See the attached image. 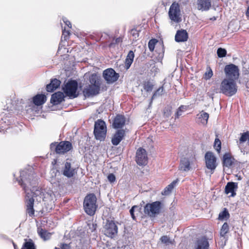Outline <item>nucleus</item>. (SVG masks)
Returning a JSON list of instances; mask_svg holds the SVG:
<instances>
[{
  "label": "nucleus",
  "instance_id": "f257e3e1",
  "mask_svg": "<svg viewBox=\"0 0 249 249\" xmlns=\"http://www.w3.org/2000/svg\"><path fill=\"white\" fill-rule=\"evenodd\" d=\"M25 174H26L25 171H22L20 173L21 179L18 181V183L26 194L25 203L26 213L29 216L33 217L35 215L34 197L41 195L42 192L39 187L36 186L35 180L32 179L31 181L32 176L28 175V177L27 178L24 177Z\"/></svg>",
  "mask_w": 249,
  "mask_h": 249
},
{
  "label": "nucleus",
  "instance_id": "f03ea898",
  "mask_svg": "<svg viewBox=\"0 0 249 249\" xmlns=\"http://www.w3.org/2000/svg\"><path fill=\"white\" fill-rule=\"evenodd\" d=\"M237 86L233 79H224L220 85L219 89H216V93H221L227 96H231L237 92Z\"/></svg>",
  "mask_w": 249,
  "mask_h": 249
},
{
  "label": "nucleus",
  "instance_id": "7ed1b4c3",
  "mask_svg": "<svg viewBox=\"0 0 249 249\" xmlns=\"http://www.w3.org/2000/svg\"><path fill=\"white\" fill-rule=\"evenodd\" d=\"M96 202L97 198L94 194H89L85 196L83 207L87 214L91 216L94 214L97 207Z\"/></svg>",
  "mask_w": 249,
  "mask_h": 249
},
{
  "label": "nucleus",
  "instance_id": "20e7f679",
  "mask_svg": "<svg viewBox=\"0 0 249 249\" xmlns=\"http://www.w3.org/2000/svg\"><path fill=\"white\" fill-rule=\"evenodd\" d=\"M195 154L192 151L189 154H186L185 157L180 160L178 169L183 172H188L191 169V165L196 160Z\"/></svg>",
  "mask_w": 249,
  "mask_h": 249
},
{
  "label": "nucleus",
  "instance_id": "39448f33",
  "mask_svg": "<svg viewBox=\"0 0 249 249\" xmlns=\"http://www.w3.org/2000/svg\"><path fill=\"white\" fill-rule=\"evenodd\" d=\"M94 134L96 140L103 141L107 134V126L105 122L99 119L95 122Z\"/></svg>",
  "mask_w": 249,
  "mask_h": 249
},
{
  "label": "nucleus",
  "instance_id": "423d86ee",
  "mask_svg": "<svg viewBox=\"0 0 249 249\" xmlns=\"http://www.w3.org/2000/svg\"><path fill=\"white\" fill-rule=\"evenodd\" d=\"M50 148L57 154H64L71 149L72 144L69 141H62L59 143L54 142L51 144Z\"/></svg>",
  "mask_w": 249,
  "mask_h": 249
},
{
  "label": "nucleus",
  "instance_id": "0eeeda50",
  "mask_svg": "<svg viewBox=\"0 0 249 249\" xmlns=\"http://www.w3.org/2000/svg\"><path fill=\"white\" fill-rule=\"evenodd\" d=\"M161 203L156 201L151 203H147L144 207V212L151 217H155L160 213Z\"/></svg>",
  "mask_w": 249,
  "mask_h": 249
},
{
  "label": "nucleus",
  "instance_id": "6e6552de",
  "mask_svg": "<svg viewBox=\"0 0 249 249\" xmlns=\"http://www.w3.org/2000/svg\"><path fill=\"white\" fill-rule=\"evenodd\" d=\"M77 87V82L75 80H71L68 82L63 89L67 96L74 98L78 96V94H76Z\"/></svg>",
  "mask_w": 249,
  "mask_h": 249
},
{
  "label": "nucleus",
  "instance_id": "1a4fd4ad",
  "mask_svg": "<svg viewBox=\"0 0 249 249\" xmlns=\"http://www.w3.org/2000/svg\"><path fill=\"white\" fill-rule=\"evenodd\" d=\"M105 234L108 237L113 238L118 233V227L112 220L107 219L104 227Z\"/></svg>",
  "mask_w": 249,
  "mask_h": 249
},
{
  "label": "nucleus",
  "instance_id": "9d476101",
  "mask_svg": "<svg viewBox=\"0 0 249 249\" xmlns=\"http://www.w3.org/2000/svg\"><path fill=\"white\" fill-rule=\"evenodd\" d=\"M103 76L107 83L112 84L118 79L119 74L113 69L109 68L104 71Z\"/></svg>",
  "mask_w": 249,
  "mask_h": 249
},
{
  "label": "nucleus",
  "instance_id": "9b49d317",
  "mask_svg": "<svg viewBox=\"0 0 249 249\" xmlns=\"http://www.w3.org/2000/svg\"><path fill=\"white\" fill-rule=\"evenodd\" d=\"M205 160L206 167L213 172L217 165L216 158L214 154L210 151L206 152L205 155Z\"/></svg>",
  "mask_w": 249,
  "mask_h": 249
},
{
  "label": "nucleus",
  "instance_id": "f8f14e48",
  "mask_svg": "<svg viewBox=\"0 0 249 249\" xmlns=\"http://www.w3.org/2000/svg\"><path fill=\"white\" fill-rule=\"evenodd\" d=\"M226 75L228 79H233V80L237 79L239 76V69L237 66L231 64L226 65L224 69Z\"/></svg>",
  "mask_w": 249,
  "mask_h": 249
},
{
  "label": "nucleus",
  "instance_id": "ddd939ff",
  "mask_svg": "<svg viewBox=\"0 0 249 249\" xmlns=\"http://www.w3.org/2000/svg\"><path fill=\"white\" fill-rule=\"evenodd\" d=\"M100 88L95 85H86L83 90L84 96L86 98L93 97L99 93Z\"/></svg>",
  "mask_w": 249,
  "mask_h": 249
},
{
  "label": "nucleus",
  "instance_id": "4468645a",
  "mask_svg": "<svg viewBox=\"0 0 249 249\" xmlns=\"http://www.w3.org/2000/svg\"><path fill=\"white\" fill-rule=\"evenodd\" d=\"M197 2L198 8L202 11L209 10L212 4L216 7L219 5L217 0H197Z\"/></svg>",
  "mask_w": 249,
  "mask_h": 249
},
{
  "label": "nucleus",
  "instance_id": "2eb2a0df",
  "mask_svg": "<svg viewBox=\"0 0 249 249\" xmlns=\"http://www.w3.org/2000/svg\"><path fill=\"white\" fill-rule=\"evenodd\" d=\"M136 160L140 165H145L147 162V156L146 150L142 148H139L136 152Z\"/></svg>",
  "mask_w": 249,
  "mask_h": 249
},
{
  "label": "nucleus",
  "instance_id": "dca6fc26",
  "mask_svg": "<svg viewBox=\"0 0 249 249\" xmlns=\"http://www.w3.org/2000/svg\"><path fill=\"white\" fill-rule=\"evenodd\" d=\"M62 172L64 176L68 178H71L73 177L77 173V171L75 169L71 167L70 162L67 161L65 163Z\"/></svg>",
  "mask_w": 249,
  "mask_h": 249
},
{
  "label": "nucleus",
  "instance_id": "f3484780",
  "mask_svg": "<svg viewBox=\"0 0 249 249\" xmlns=\"http://www.w3.org/2000/svg\"><path fill=\"white\" fill-rule=\"evenodd\" d=\"M125 136V131L124 129H119L113 135L111 139L112 144L114 145H118Z\"/></svg>",
  "mask_w": 249,
  "mask_h": 249
},
{
  "label": "nucleus",
  "instance_id": "a211bd4d",
  "mask_svg": "<svg viewBox=\"0 0 249 249\" xmlns=\"http://www.w3.org/2000/svg\"><path fill=\"white\" fill-rule=\"evenodd\" d=\"M238 184L236 182H228L225 186V193L227 195L231 194L230 196L233 197L236 195L235 191L237 189Z\"/></svg>",
  "mask_w": 249,
  "mask_h": 249
},
{
  "label": "nucleus",
  "instance_id": "6ab92c4d",
  "mask_svg": "<svg viewBox=\"0 0 249 249\" xmlns=\"http://www.w3.org/2000/svg\"><path fill=\"white\" fill-rule=\"evenodd\" d=\"M125 118L124 116L119 114L114 118L112 125L114 128H121L125 125Z\"/></svg>",
  "mask_w": 249,
  "mask_h": 249
},
{
  "label": "nucleus",
  "instance_id": "aec40b11",
  "mask_svg": "<svg viewBox=\"0 0 249 249\" xmlns=\"http://www.w3.org/2000/svg\"><path fill=\"white\" fill-rule=\"evenodd\" d=\"M64 101V95L63 92L58 91L52 95L51 103L54 105H57Z\"/></svg>",
  "mask_w": 249,
  "mask_h": 249
},
{
  "label": "nucleus",
  "instance_id": "412c9836",
  "mask_svg": "<svg viewBox=\"0 0 249 249\" xmlns=\"http://www.w3.org/2000/svg\"><path fill=\"white\" fill-rule=\"evenodd\" d=\"M188 38V33L185 30L178 31L175 36V40L178 42L186 41Z\"/></svg>",
  "mask_w": 249,
  "mask_h": 249
},
{
  "label": "nucleus",
  "instance_id": "4be33fe9",
  "mask_svg": "<svg viewBox=\"0 0 249 249\" xmlns=\"http://www.w3.org/2000/svg\"><path fill=\"white\" fill-rule=\"evenodd\" d=\"M209 242L205 237L198 239L195 244V249H209Z\"/></svg>",
  "mask_w": 249,
  "mask_h": 249
},
{
  "label": "nucleus",
  "instance_id": "5701e85b",
  "mask_svg": "<svg viewBox=\"0 0 249 249\" xmlns=\"http://www.w3.org/2000/svg\"><path fill=\"white\" fill-rule=\"evenodd\" d=\"M168 14V16H180V6L178 3L174 2L172 4L169 8Z\"/></svg>",
  "mask_w": 249,
  "mask_h": 249
},
{
  "label": "nucleus",
  "instance_id": "b1692460",
  "mask_svg": "<svg viewBox=\"0 0 249 249\" xmlns=\"http://www.w3.org/2000/svg\"><path fill=\"white\" fill-rule=\"evenodd\" d=\"M60 83V81L57 79H52L51 83L46 86L47 91L50 92L53 91L59 87Z\"/></svg>",
  "mask_w": 249,
  "mask_h": 249
},
{
  "label": "nucleus",
  "instance_id": "393cba45",
  "mask_svg": "<svg viewBox=\"0 0 249 249\" xmlns=\"http://www.w3.org/2000/svg\"><path fill=\"white\" fill-rule=\"evenodd\" d=\"M47 97L44 94H37L33 98V103L35 105L40 106L45 103Z\"/></svg>",
  "mask_w": 249,
  "mask_h": 249
},
{
  "label": "nucleus",
  "instance_id": "a878e982",
  "mask_svg": "<svg viewBox=\"0 0 249 249\" xmlns=\"http://www.w3.org/2000/svg\"><path fill=\"white\" fill-rule=\"evenodd\" d=\"M209 117V115L208 113L202 111L199 114L197 115V118L198 122L201 123L203 125H206L208 122V120Z\"/></svg>",
  "mask_w": 249,
  "mask_h": 249
},
{
  "label": "nucleus",
  "instance_id": "bb28decb",
  "mask_svg": "<svg viewBox=\"0 0 249 249\" xmlns=\"http://www.w3.org/2000/svg\"><path fill=\"white\" fill-rule=\"evenodd\" d=\"M178 181V179L174 180L172 183H171L164 188V190L162 192L161 194L164 196L169 195L172 192V190L177 185Z\"/></svg>",
  "mask_w": 249,
  "mask_h": 249
},
{
  "label": "nucleus",
  "instance_id": "cd10ccee",
  "mask_svg": "<svg viewBox=\"0 0 249 249\" xmlns=\"http://www.w3.org/2000/svg\"><path fill=\"white\" fill-rule=\"evenodd\" d=\"M234 159H232L230 155L228 153H226L223 156V166L230 167L232 164Z\"/></svg>",
  "mask_w": 249,
  "mask_h": 249
},
{
  "label": "nucleus",
  "instance_id": "c85d7f7f",
  "mask_svg": "<svg viewBox=\"0 0 249 249\" xmlns=\"http://www.w3.org/2000/svg\"><path fill=\"white\" fill-rule=\"evenodd\" d=\"M89 85H95L100 88L101 83L99 77L96 74H92L89 77Z\"/></svg>",
  "mask_w": 249,
  "mask_h": 249
},
{
  "label": "nucleus",
  "instance_id": "c756f323",
  "mask_svg": "<svg viewBox=\"0 0 249 249\" xmlns=\"http://www.w3.org/2000/svg\"><path fill=\"white\" fill-rule=\"evenodd\" d=\"M140 31L141 30L140 29H138V27H134L132 29L129 31L131 39L133 41H137L139 38Z\"/></svg>",
  "mask_w": 249,
  "mask_h": 249
},
{
  "label": "nucleus",
  "instance_id": "7c9ffc66",
  "mask_svg": "<svg viewBox=\"0 0 249 249\" xmlns=\"http://www.w3.org/2000/svg\"><path fill=\"white\" fill-rule=\"evenodd\" d=\"M37 232L40 237L44 240H48L51 238V234L42 228H38Z\"/></svg>",
  "mask_w": 249,
  "mask_h": 249
},
{
  "label": "nucleus",
  "instance_id": "2f4dec72",
  "mask_svg": "<svg viewBox=\"0 0 249 249\" xmlns=\"http://www.w3.org/2000/svg\"><path fill=\"white\" fill-rule=\"evenodd\" d=\"M240 138L239 139L238 142H237L238 145L239 147H240L243 143L245 142L247 140H249V132L246 131L244 133H240Z\"/></svg>",
  "mask_w": 249,
  "mask_h": 249
},
{
  "label": "nucleus",
  "instance_id": "473e14b6",
  "mask_svg": "<svg viewBox=\"0 0 249 249\" xmlns=\"http://www.w3.org/2000/svg\"><path fill=\"white\" fill-rule=\"evenodd\" d=\"M25 242L23 244L21 249H36V246L33 240L31 239H25Z\"/></svg>",
  "mask_w": 249,
  "mask_h": 249
},
{
  "label": "nucleus",
  "instance_id": "72a5a7b5",
  "mask_svg": "<svg viewBox=\"0 0 249 249\" xmlns=\"http://www.w3.org/2000/svg\"><path fill=\"white\" fill-rule=\"evenodd\" d=\"M122 41L123 38L122 37H117L112 40L111 42L108 45V47L110 49H115L118 44L121 43Z\"/></svg>",
  "mask_w": 249,
  "mask_h": 249
},
{
  "label": "nucleus",
  "instance_id": "f704fd0d",
  "mask_svg": "<svg viewBox=\"0 0 249 249\" xmlns=\"http://www.w3.org/2000/svg\"><path fill=\"white\" fill-rule=\"evenodd\" d=\"M229 231V225L225 222L223 224L220 230V235L224 237Z\"/></svg>",
  "mask_w": 249,
  "mask_h": 249
},
{
  "label": "nucleus",
  "instance_id": "c9c22d12",
  "mask_svg": "<svg viewBox=\"0 0 249 249\" xmlns=\"http://www.w3.org/2000/svg\"><path fill=\"white\" fill-rule=\"evenodd\" d=\"M53 249H74L72 248L71 244L61 243L58 245V247H55Z\"/></svg>",
  "mask_w": 249,
  "mask_h": 249
},
{
  "label": "nucleus",
  "instance_id": "e433bc0d",
  "mask_svg": "<svg viewBox=\"0 0 249 249\" xmlns=\"http://www.w3.org/2000/svg\"><path fill=\"white\" fill-rule=\"evenodd\" d=\"M158 42V40L156 39H150L148 42V48L151 52H153L154 50L155 45Z\"/></svg>",
  "mask_w": 249,
  "mask_h": 249
},
{
  "label": "nucleus",
  "instance_id": "4c0bfd02",
  "mask_svg": "<svg viewBox=\"0 0 249 249\" xmlns=\"http://www.w3.org/2000/svg\"><path fill=\"white\" fill-rule=\"evenodd\" d=\"M213 75V72L212 69L208 67L207 68V71L204 74V78L206 80H209L212 77Z\"/></svg>",
  "mask_w": 249,
  "mask_h": 249
},
{
  "label": "nucleus",
  "instance_id": "58836bf2",
  "mask_svg": "<svg viewBox=\"0 0 249 249\" xmlns=\"http://www.w3.org/2000/svg\"><path fill=\"white\" fill-rule=\"evenodd\" d=\"M186 109V107L184 106H181L178 109V110L176 112L175 118H178L180 116L182 115V112L184 111Z\"/></svg>",
  "mask_w": 249,
  "mask_h": 249
},
{
  "label": "nucleus",
  "instance_id": "ea45409f",
  "mask_svg": "<svg viewBox=\"0 0 249 249\" xmlns=\"http://www.w3.org/2000/svg\"><path fill=\"white\" fill-rule=\"evenodd\" d=\"M221 141L217 138L215 139L214 141V147L218 153L220 152L221 150Z\"/></svg>",
  "mask_w": 249,
  "mask_h": 249
},
{
  "label": "nucleus",
  "instance_id": "a19ab883",
  "mask_svg": "<svg viewBox=\"0 0 249 249\" xmlns=\"http://www.w3.org/2000/svg\"><path fill=\"white\" fill-rule=\"evenodd\" d=\"M217 54L219 57H223L226 56L227 51L225 49L219 48L217 50Z\"/></svg>",
  "mask_w": 249,
  "mask_h": 249
},
{
  "label": "nucleus",
  "instance_id": "79ce46f5",
  "mask_svg": "<svg viewBox=\"0 0 249 249\" xmlns=\"http://www.w3.org/2000/svg\"><path fill=\"white\" fill-rule=\"evenodd\" d=\"M163 91V87H160L153 94L152 97V100L155 98L157 96L161 95Z\"/></svg>",
  "mask_w": 249,
  "mask_h": 249
},
{
  "label": "nucleus",
  "instance_id": "37998d69",
  "mask_svg": "<svg viewBox=\"0 0 249 249\" xmlns=\"http://www.w3.org/2000/svg\"><path fill=\"white\" fill-rule=\"evenodd\" d=\"M70 35V31L67 30L65 27L64 29L62 31V35L61 36L62 39H63L64 40H67L68 39Z\"/></svg>",
  "mask_w": 249,
  "mask_h": 249
},
{
  "label": "nucleus",
  "instance_id": "c03bdc74",
  "mask_svg": "<svg viewBox=\"0 0 249 249\" xmlns=\"http://www.w3.org/2000/svg\"><path fill=\"white\" fill-rule=\"evenodd\" d=\"M153 88V84L150 82H148L144 84V89L147 92L152 91Z\"/></svg>",
  "mask_w": 249,
  "mask_h": 249
},
{
  "label": "nucleus",
  "instance_id": "a18cd8bd",
  "mask_svg": "<svg viewBox=\"0 0 249 249\" xmlns=\"http://www.w3.org/2000/svg\"><path fill=\"white\" fill-rule=\"evenodd\" d=\"M162 243L166 244L171 243L170 238L167 236H162L160 239Z\"/></svg>",
  "mask_w": 249,
  "mask_h": 249
},
{
  "label": "nucleus",
  "instance_id": "49530a36",
  "mask_svg": "<svg viewBox=\"0 0 249 249\" xmlns=\"http://www.w3.org/2000/svg\"><path fill=\"white\" fill-rule=\"evenodd\" d=\"M227 216H229V213L226 209H225L219 213V219H223L224 218H226Z\"/></svg>",
  "mask_w": 249,
  "mask_h": 249
},
{
  "label": "nucleus",
  "instance_id": "de8ad7c7",
  "mask_svg": "<svg viewBox=\"0 0 249 249\" xmlns=\"http://www.w3.org/2000/svg\"><path fill=\"white\" fill-rule=\"evenodd\" d=\"M171 23L173 24L174 22L178 23L181 21V19L180 17H170Z\"/></svg>",
  "mask_w": 249,
  "mask_h": 249
},
{
  "label": "nucleus",
  "instance_id": "09e8293b",
  "mask_svg": "<svg viewBox=\"0 0 249 249\" xmlns=\"http://www.w3.org/2000/svg\"><path fill=\"white\" fill-rule=\"evenodd\" d=\"M171 114V107H169L165 108L164 110V115L166 117H169Z\"/></svg>",
  "mask_w": 249,
  "mask_h": 249
},
{
  "label": "nucleus",
  "instance_id": "8fccbe9b",
  "mask_svg": "<svg viewBox=\"0 0 249 249\" xmlns=\"http://www.w3.org/2000/svg\"><path fill=\"white\" fill-rule=\"evenodd\" d=\"M138 206H133L131 209L130 210V214H131V216L132 217V218H133V220H136V217L134 215V211L136 209H138Z\"/></svg>",
  "mask_w": 249,
  "mask_h": 249
},
{
  "label": "nucleus",
  "instance_id": "3c124183",
  "mask_svg": "<svg viewBox=\"0 0 249 249\" xmlns=\"http://www.w3.org/2000/svg\"><path fill=\"white\" fill-rule=\"evenodd\" d=\"M134 57V53L132 51H130L126 56V59L133 61Z\"/></svg>",
  "mask_w": 249,
  "mask_h": 249
},
{
  "label": "nucleus",
  "instance_id": "603ef678",
  "mask_svg": "<svg viewBox=\"0 0 249 249\" xmlns=\"http://www.w3.org/2000/svg\"><path fill=\"white\" fill-rule=\"evenodd\" d=\"M133 62V61L132 60H128V59H125V68L126 70L128 69L131 65L132 64Z\"/></svg>",
  "mask_w": 249,
  "mask_h": 249
},
{
  "label": "nucleus",
  "instance_id": "864d4df0",
  "mask_svg": "<svg viewBox=\"0 0 249 249\" xmlns=\"http://www.w3.org/2000/svg\"><path fill=\"white\" fill-rule=\"evenodd\" d=\"M107 179L110 182H113L115 181L116 178L114 174H110L107 176Z\"/></svg>",
  "mask_w": 249,
  "mask_h": 249
},
{
  "label": "nucleus",
  "instance_id": "5fc2aeb1",
  "mask_svg": "<svg viewBox=\"0 0 249 249\" xmlns=\"http://www.w3.org/2000/svg\"><path fill=\"white\" fill-rule=\"evenodd\" d=\"M63 21L65 23L66 25L68 26V28H71V24L70 21L67 20L66 18H63Z\"/></svg>",
  "mask_w": 249,
  "mask_h": 249
},
{
  "label": "nucleus",
  "instance_id": "6e6d98bb",
  "mask_svg": "<svg viewBox=\"0 0 249 249\" xmlns=\"http://www.w3.org/2000/svg\"><path fill=\"white\" fill-rule=\"evenodd\" d=\"M216 19V18L215 17H213V18H210V20H212V21H214V20H215Z\"/></svg>",
  "mask_w": 249,
  "mask_h": 249
},
{
  "label": "nucleus",
  "instance_id": "4d7b16f0",
  "mask_svg": "<svg viewBox=\"0 0 249 249\" xmlns=\"http://www.w3.org/2000/svg\"><path fill=\"white\" fill-rule=\"evenodd\" d=\"M13 245H14L15 249H17V245H15V244L14 243H13Z\"/></svg>",
  "mask_w": 249,
  "mask_h": 249
},
{
  "label": "nucleus",
  "instance_id": "13d9d810",
  "mask_svg": "<svg viewBox=\"0 0 249 249\" xmlns=\"http://www.w3.org/2000/svg\"><path fill=\"white\" fill-rule=\"evenodd\" d=\"M247 14H249V6L248 7L247 11Z\"/></svg>",
  "mask_w": 249,
  "mask_h": 249
},
{
  "label": "nucleus",
  "instance_id": "bf43d9fd",
  "mask_svg": "<svg viewBox=\"0 0 249 249\" xmlns=\"http://www.w3.org/2000/svg\"><path fill=\"white\" fill-rule=\"evenodd\" d=\"M161 47L162 48V53H163V46H161Z\"/></svg>",
  "mask_w": 249,
  "mask_h": 249
},
{
  "label": "nucleus",
  "instance_id": "052dcab7",
  "mask_svg": "<svg viewBox=\"0 0 249 249\" xmlns=\"http://www.w3.org/2000/svg\"><path fill=\"white\" fill-rule=\"evenodd\" d=\"M248 18H249V17H248Z\"/></svg>",
  "mask_w": 249,
  "mask_h": 249
}]
</instances>
